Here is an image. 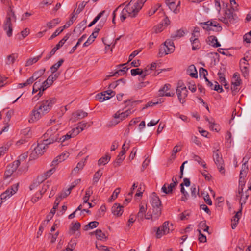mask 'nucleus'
Wrapping results in <instances>:
<instances>
[{
	"mask_svg": "<svg viewBox=\"0 0 251 251\" xmlns=\"http://www.w3.org/2000/svg\"><path fill=\"white\" fill-rule=\"evenodd\" d=\"M161 5L159 3H157L155 4L153 7H152L148 12V15L149 16H151L153 14H154L157 10L161 11V9H160Z\"/></svg>",
	"mask_w": 251,
	"mask_h": 251,
	"instance_id": "79ce46f5",
	"label": "nucleus"
},
{
	"mask_svg": "<svg viewBox=\"0 0 251 251\" xmlns=\"http://www.w3.org/2000/svg\"><path fill=\"white\" fill-rule=\"evenodd\" d=\"M56 99L51 98L39 103V106L32 111L29 119V123H34L39 120L43 115L48 113L53 105L56 102ZM36 108V107L35 108Z\"/></svg>",
	"mask_w": 251,
	"mask_h": 251,
	"instance_id": "f257e3e1",
	"label": "nucleus"
},
{
	"mask_svg": "<svg viewBox=\"0 0 251 251\" xmlns=\"http://www.w3.org/2000/svg\"><path fill=\"white\" fill-rule=\"evenodd\" d=\"M242 208H240L239 211L236 212L235 215L233 217L231 220V227L232 229H235L237 224H238L239 220L241 216Z\"/></svg>",
	"mask_w": 251,
	"mask_h": 251,
	"instance_id": "a878e982",
	"label": "nucleus"
},
{
	"mask_svg": "<svg viewBox=\"0 0 251 251\" xmlns=\"http://www.w3.org/2000/svg\"><path fill=\"white\" fill-rule=\"evenodd\" d=\"M20 165L19 160L14 161L11 165H8L7 167V169L5 172V177L6 178L9 177L11 175L17 170Z\"/></svg>",
	"mask_w": 251,
	"mask_h": 251,
	"instance_id": "f3484780",
	"label": "nucleus"
},
{
	"mask_svg": "<svg viewBox=\"0 0 251 251\" xmlns=\"http://www.w3.org/2000/svg\"><path fill=\"white\" fill-rule=\"evenodd\" d=\"M218 75L219 76V81L222 83H224L225 86H226V79L225 77V75L223 73L221 72H218ZM226 88V87H225Z\"/></svg>",
	"mask_w": 251,
	"mask_h": 251,
	"instance_id": "e2e57ef3",
	"label": "nucleus"
},
{
	"mask_svg": "<svg viewBox=\"0 0 251 251\" xmlns=\"http://www.w3.org/2000/svg\"><path fill=\"white\" fill-rule=\"evenodd\" d=\"M171 85L169 84H165L158 91V95L159 96L173 97L174 93H171L169 91L171 88Z\"/></svg>",
	"mask_w": 251,
	"mask_h": 251,
	"instance_id": "6ab92c4d",
	"label": "nucleus"
},
{
	"mask_svg": "<svg viewBox=\"0 0 251 251\" xmlns=\"http://www.w3.org/2000/svg\"><path fill=\"white\" fill-rule=\"evenodd\" d=\"M208 75V72L207 70L203 68H200L199 70V75L200 77H203L204 79L205 80L206 78H207L206 77V75Z\"/></svg>",
	"mask_w": 251,
	"mask_h": 251,
	"instance_id": "6e6d98bb",
	"label": "nucleus"
},
{
	"mask_svg": "<svg viewBox=\"0 0 251 251\" xmlns=\"http://www.w3.org/2000/svg\"><path fill=\"white\" fill-rule=\"evenodd\" d=\"M192 50H197L200 48V43L199 39L196 40L195 39L191 42Z\"/></svg>",
	"mask_w": 251,
	"mask_h": 251,
	"instance_id": "3c124183",
	"label": "nucleus"
},
{
	"mask_svg": "<svg viewBox=\"0 0 251 251\" xmlns=\"http://www.w3.org/2000/svg\"><path fill=\"white\" fill-rule=\"evenodd\" d=\"M75 240H71L66 248V251H72L75 248Z\"/></svg>",
	"mask_w": 251,
	"mask_h": 251,
	"instance_id": "5fc2aeb1",
	"label": "nucleus"
},
{
	"mask_svg": "<svg viewBox=\"0 0 251 251\" xmlns=\"http://www.w3.org/2000/svg\"><path fill=\"white\" fill-rule=\"evenodd\" d=\"M248 170V165L245 164V163H243L240 173V178L239 180V184L240 185H245V178L246 177Z\"/></svg>",
	"mask_w": 251,
	"mask_h": 251,
	"instance_id": "a211bd4d",
	"label": "nucleus"
},
{
	"mask_svg": "<svg viewBox=\"0 0 251 251\" xmlns=\"http://www.w3.org/2000/svg\"><path fill=\"white\" fill-rule=\"evenodd\" d=\"M200 36V32L199 30V28L198 27H196L194 28L193 33H192V36L190 39V42L193 41L195 39L196 40L198 39V38Z\"/></svg>",
	"mask_w": 251,
	"mask_h": 251,
	"instance_id": "c03bdc74",
	"label": "nucleus"
},
{
	"mask_svg": "<svg viewBox=\"0 0 251 251\" xmlns=\"http://www.w3.org/2000/svg\"><path fill=\"white\" fill-rule=\"evenodd\" d=\"M22 134L26 137L27 138H29L31 136V132L30 128H26L24 129H23L22 131Z\"/></svg>",
	"mask_w": 251,
	"mask_h": 251,
	"instance_id": "052dcab7",
	"label": "nucleus"
},
{
	"mask_svg": "<svg viewBox=\"0 0 251 251\" xmlns=\"http://www.w3.org/2000/svg\"><path fill=\"white\" fill-rule=\"evenodd\" d=\"M87 115V114L85 112L81 110H78L72 114L70 118V121L72 122H75V121L86 117Z\"/></svg>",
	"mask_w": 251,
	"mask_h": 251,
	"instance_id": "412c9836",
	"label": "nucleus"
},
{
	"mask_svg": "<svg viewBox=\"0 0 251 251\" xmlns=\"http://www.w3.org/2000/svg\"><path fill=\"white\" fill-rule=\"evenodd\" d=\"M18 184H15L13 185L10 188H8L4 192L2 193L0 198L1 200V202H2L3 201L6 200L7 198H10L13 194L16 193L18 191Z\"/></svg>",
	"mask_w": 251,
	"mask_h": 251,
	"instance_id": "2eb2a0df",
	"label": "nucleus"
},
{
	"mask_svg": "<svg viewBox=\"0 0 251 251\" xmlns=\"http://www.w3.org/2000/svg\"><path fill=\"white\" fill-rule=\"evenodd\" d=\"M133 111H131L130 109H128L124 112L121 111V110H118L113 115V118L115 119L114 123L116 125L120 123L121 121L126 119L128 116L132 113Z\"/></svg>",
	"mask_w": 251,
	"mask_h": 251,
	"instance_id": "ddd939ff",
	"label": "nucleus"
},
{
	"mask_svg": "<svg viewBox=\"0 0 251 251\" xmlns=\"http://www.w3.org/2000/svg\"><path fill=\"white\" fill-rule=\"evenodd\" d=\"M60 73H54L52 74L48 77L47 79L46 80V83L49 84H52L54 80H55L59 76Z\"/></svg>",
	"mask_w": 251,
	"mask_h": 251,
	"instance_id": "473e14b6",
	"label": "nucleus"
},
{
	"mask_svg": "<svg viewBox=\"0 0 251 251\" xmlns=\"http://www.w3.org/2000/svg\"><path fill=\"white\" fill-rule=\"evenodd\" d=\"M86 126V124L80 123L77 127L73 128L68 133L69 134H71V137H74L78 135L80 132L82 131Z\"/></svg>",
	"mask_w": 251,
	"mask_h": 251,
	"instance_id": "aec40b11",
	"label": "nucleus"
},
{
	"mask_svg": "<svg viewBox=\"0 0 251 251\" xmlns=\"http://www.w3.org/2000/svg\"><path fill=\"white\" fill-rule=\"evenodd\" d=\"M213 159L219 172L222 174H224V160L219 149H214L213 151Z\"/></svg>",
	"mask_w": 251,
	"mask_h": 251,
	"instance_id": "423d86ee",
	"label": "nucleus"
},
{
	"mask_svg": "<svg viewBox=\"0 0 251 251\" xmlns=\"http://www.w3.org/2000/svg\"><path fill=\"white\" fill-rule=\"evenodd\" d=\"M110 158L111 157L109 155H105V156H102L98 160V165L99 166L106 165L109 162Z\"/></svg>",
	"mask_w": 251,
	"mask_h": 251,
	"instance_id": "2f4dec72",
	"label": "nucleus"
},
{
	"mask_svg": "<svg viewBox=\"0 0 251 251\" xmlns=\"http://www.w3.org/2000/svg\"><path fill=\"white\" fill-rule=\"evenodd\" d=\"M42 191H40L39 193H36L31 199V201L33 203H35L38 201L39 199L42 198Z\"/></svg>",
	"mask_w": 251,
	"mask_h": 251,
	"instance_id": "4d7b16f0",
	"label": "nucleus"
},
{
	"mask_svg": "<svg viewBox=\"0 0 251 251\" xmlns=\"http://www.w3.org/2000/svg\"><path fill=\"white\" fill-rule=\"evenodd\" d=\"M87 157L88 156L84 159V161H80L79 162L77 163L76 167L74 168V169L72 170V174L75 175L79 172V170H81L83 169L85 164V162L86 160Z\"/></svg>",
	"mask_w": 251,
	"mask_h": 251,
	"instance_id": "c85d7f7f",
	"label": "nucleus"
},
{
	"mask_svg": "<svg viewBox=\"0 0 251 251\" xmlns=\"http://www.w3.org/2000/svg\"><path fill=\"white\" fill-rule=\"evenodd\" d=\"M201 25L202 27L208 30H213L216 31H220L222 28L217 21L214 20L208 21L206 22L201 23Z\"/></svg>",
	"mask_w": 251,
	"mask_h": 251,
	"instance_id": "f8f14e48",
	"label": "nucleus"
},
{
	"mask_svg": "<svg viewBox=\"0 0 251 251\" xmlns=\"http://www.w3.org/2000/svg\"><path fill=\"white\" fill-rule=\"evenodd\" d=\"M60 22L59 19L56 18L48 22L47 23V26L50 29H51L53 28V27H55L58 24H59Z\"/></svg>",
	"mask_w": 251,
	"mask_h": 251,
	"instance_id": "a19ab883",
	"label": "nucleus"
},
{
	"mask_svg": "<svg viewBox=\"0 0 251 251\" xmlns=\"http://www.w3.org/2000/svg\"><path fill=\"white\" fill-rule=\"evenodd\" d=\"M59 125H56L49 128L43 135V140L49 145L57 141L59 136Z\"/></svg>",
	"mask_w": 251,
	"mask_h": 251,
	"instance_id": "7ed1b4c3",
	"label": "nucleus"
},
{
	"mask_svg": "<svg viewBox=\"0 0 251 251\" xmlns=\"http://www.w3.org/2000/svg\"><path fill=\"white\" fill-rule=\"evenodd\" d=\"M241 82V79H240L239 74L238 73H235L233 75L231 83L235 84V85H240Z\"/></svg>",
	"mask_w": 251,
	"mask_h": 251,
	"instance_id": "58836bf2",
	"label": "nucleus"
},
{
	"mask_svg": "<svg viewBox=\"0 0 251 251\" xmlns=\"http://www.w3.org/2000/svg\"><path fill=\"white\" fill-rule=\"evenodd\" d=\"M64 62V60L61 59H60L56 63L54 64L50 67L51 73L54 74L56 73L58 69L62 65Z\"/></svg>",
	"mask_w": 251,
	"mask_h": 251,
	"instance_id": "72a5a7b5",
	"label": "nucleus"
},
{
	"mask_svg": "<svg viewBox=\"0 0 251 251\" xmlns=\"http://www.w3.org/2000/svg\"><path fill=\"white\" fill-rule=\"evenodd\" d=\"M45 70H40L38 72H35L33 75L29 78V79H31L32 83L36 80L37 78L40 77L44 73Z\"/></svg>",
	"mask_w": 251,
	"mask_h": 251,
	"instance_id": "ea45409f",
	"label": "nucleus"
},
{
	"mask_svg": "<svg viewBox=\"0 0 251 251\" xmlns=\"http://www.w3.org/2000/svg\"><path fill=\"white\" fill-rule=\"evenodd\" d=\"M173 188L170 187V186L168 184H165L162 187L161 190L165 194H169L171 193L172 191Z\"/></svg>",
	"mask_w": 251,
	"mask_h": 251,
	"instance_id": "864d4df0",
	"label": "nucleus"
},
{
	"mask_svg": "<svg viewBox=\"0 0 251 251\" xmlns=\"http://www.w3.org/2000/svg\"><path fill=\"white\" fill-rule=\"evenodd\" d=\"M71 134H69V133H67L66 135L61 136V137H59V139L57 141L61 143L62 146L65 145L67 144V141L69 140L71 137Z\"/></svg>",
	"mask_w": 251,
	"mask_h": 251,
	"instance_id": "f704fd0d",
	"label": "nucleus"
},
{
	"mask_svg": "<svg viewBox=\"0 0 251 251\" xmlns=\"http://www.w3.org/2000/svg\"><path fill=\"white\" fill-rule=\"evenodd\" d=\"M108 15V13L106 12L105 10H102L100 12L97 16L95 17V24L99 20H100V24H99L95 28V33H98L99 31L100 30V29L103 27L104 25L105 22H106L107 17Z\"/></svg>",
	"mask_w": 251,
	"mask_h": 251,
	"instance_id": "9b49d317",
	"label": "nucleus"
},
{
	"mask_svg": "<svg viewBox=\"0 0 251 251\" xmlns=\"http://www.w3.org/2000/svg\"><path fill=\"white\" fill-rule=\"evenodd\" d=\"M184 31L182 30H177L175 33H174V34H172V35H171V37L173 38H180L182 36H183V35H184Z\"/></svg>",
	"mask_w": 251,
	"mask_h": 251,
	"instance_id": "603ef678",
	"label": "nucleus"
},
{
	"mask_svg": "<svg viewBox=\"0 0 251 251\" xmlns=\"http://www.w3.org/2000/svg\"><path fill=\"white\" fill-rule=\"evenodd\" d=\"M69 156V153L66 151L63 152L61 155L58 156L51 163V166H56L58 163L61 162L66 160Z\"/></svg>",
	"mask_w": 251,
	"mask_h": 251,
	"instance_id": "5701e85b",
	"label": "nucleus"
},
{
	"mask_svg": "<svg viewBox=\"0 0 251 251\" xmlns=\"http://www.w3.org/2000/svg\"><path fill=\"white\" fill-rule=\"evenodd\" d=\"M16 17L14 13L11 11L8 12L4 25V30L6 31V34L8 37H10L12 35V26L11 21L13 19L15 21Z\"/></svg>",
	"mask_w": 251,
	"mask_h": 251,
	"instance_id": "1a4fd4ad",
	"label": "nucleus"
},
{
	"mask_svg": "<svg viewBox=\"0 0 251 251\" xmlns=\"http://www.w3.org/2000/svg\"><path fill=\"white\" fill-rule=\"evenodd\" d=\"M48 145L43 140L38 143L37 146L32 151L30 157L32 159H36L39 156L42 155L45 152Z\"/></svg>",
	"mask_w": 251,
	"mask_h": 251,
	"instance_id": "0eeeda50",
	"label": "nucleus"
},
{
	"mask_svg": "<svg viewBox=\"0 0 251 251\" xmlns=\"http://www.w3.org/2000/svg\"><path fill=\"white\" fill-rule=\"evenodd\" d=\"M125 152L124 151H121L118 155L117 157L116 160L114 163L115 167L119 166L122 161L125 158Z\"/></svg>",
	"mask_w": 251,
	"mask_h": 251,
	"instance_id": "7c9ffc66",
	"label": "nucleus"
},
{
	"mask_svg": "<svg viewBox=\"0 0 251 251\" xmlns=\"http://www.w3.org/2000/svg\"><path fill=\"white\" fill-rule=\"evenodd\" d=\"M188 71H191L192 72L189 74V75L194 78H197L198 74L195 66L194 65H191L189 67Z\"/></svg>",
	"mask_w": 251,
	"mask_h": 251,
	"instance_id": "37998d69",
	"label": "nucleus"
},
{
	"mask_svg": "<svg viewBox=\"0 0 251 251\" xmlns=\"http://www.w3.org/2000/svg\"><path fill=\"white\" fill-rule=\"evenodd\" d=\"M181 151V148L179 146L176 145L175 146L172 151V154L171 155V158L172 159H174L176 158V153Z\"/></svg>",
	"mask_w": 251,
	"mask_h": 251,
	"instance_id": "49530a36",
	"label": "nucleus"
},
{
	"mask_svg": "<svg viewBox=\"0 0 251 251\" xmlns=\"http://www.w3.org/2000/svg\"><path fill=\"white\" fill-rule=\"evenodd\" d=\"M150 203L154 212V219H158L161 215V201L155 193H152L151 196Z\"/></svg>",
	"mask_w": 251,
	"mask_h": 251,
	"instance_id": "39448f33",
	"label": "nucleus"
},
{
	"mask_svg": "<svg viewBox=\"0 0 251 251\" xmlns=\"http://www.w3.org/2000/svg\"><path fill=\"white\" fill-rule=\"evenodd\" d=\"M110 98V96H106V94L102 93L98 94L95 96V99L99 100L100 102H103V101L108 100Z\"/></svg>",
	"mask_w": 251,
	"mask_h": 251,
	"instance_id": "4c0bfd02",
	"label": "nucleus"
},
{
	"mask_svg": "<svg viewBox=\"0 0 251 251\" xmlns=\"http://www.w3.org/2000/svg\"><path fill=\"white\" fill-rule=\"evenodd\" d=\"M53 167L50 169L49 170L47 171L46 172H45L44 174V175L46 177V178L47 179L49 178L54 172L55 170V166H52Z\"/></svg>",
	"mask_w": 251,
	"mask_h": 251,
	"instance_id": "69168bd1",
	"label": "nucleus"
},
{
	"mask_svg": "<svg viewBox=\"0 0 251 251\" xmlns=\"http://www.w3.org/2000/svg\"><path fill=\"white\" fill-rule=\"evenodd\" d=\"M17 56L18 55L16 54H11L8 55L5 59L6 65L8 66L12 65L17 58Z\"/></svg>",
	"mask_w": 251,
	"mask_h": 251,
	"instance_id": "c756f323",
	"label": "nucleus"
},
{
	"mask_svg": "<svg viewBox=\"0 0 251 251\" xmlns=\"http://www.w3.org/2000/svg\"><path fill=\"white\" fill-rule=\"evenodd\" d=\"M227 6V4H226V9L224 10L223 15L219 19L220 21L226 25L234 23L237 18L236 15L233 13L234 9L228 8Z\"/></svg>",
	"mask_w": 251,
	"mask_h": 251,
	"instance_id": "20e7f679",
	"label": "nucleus"
},
{
	"mask_svg": "<svg viewBox=\"0 0 251 251\" xmlns=\"http://www.w3.org/2000/svg\"><path fill=\"white\" fill-rule=\"evenodd\" d=\"M241 71L244 77H246L248 75L249 70L248 66H241L240 67Z\"/></svg>",
	"mask_w": 251,
	"mask_h": 251,
	"instance_id": "774afa93",
	"label": "nucleus"
},
{
	"mask_svg": "<svg viewBox=\"0 0 251 251\" xmlns=\"http://www.w3.org/2000/svg\"><path fill=\"white\" fill-rule=\"evenodd\" d=\"M197 231H198L199 233V240L200 242L201 243H204L206 242V237L205 235L202 234L201 232V229H197Z\"/></svg>",
	"mask_w": 251,
	"mask_h": 251,
	"instance_id": "0e129e2a",
	"label": "nucleus"
},
{
	"mask_svg": "<svg viewBox=\"0 0 251 251\" xmlns=\"http://www.w3.org/2000/svg\"><path fill=\"white\" fill-rule=\"evenodd\" d=\"M31 84H32L31 79L30 80L28 78L25 82L19 83L17 87L18 88H22L24 87L30 85Z\"/></svg>",
	"mask_w": 251,
	"mask_h": 251,
	"instance_id": "bf43d9fd",
	"label": "nucleus"
},
{
	"mask_svg": "<svg viewBox=\"0 0 251 251\" xmlns=\"http://www.w3.org/2000/svg\"><path fill=\"white\" fill-rule=\"evenodd\" d=\"M207 43L214 47H219L221 44L218 42L216 36H210L208 37L207 40Z\"/></svg>",
	"mask_w": 251,
	"mask_h": 251,
	"instance_id": "bb28decb",
	"label": "nucleus"
},
{
	"mask_svg": "<svg viewBox=\"0 0 251 251\" xmlns=\"http://www.w3.org/2000/svg\"><path fill=\"white\" fill-rule=\"evenodd\" d=\"M83 206L85 208L82 210V211H86V212H89V211L88 210H86V208H88L92 207V203L88 202V200H87L86 198H83Z\"/></svg>",
	"mask_w": 251,
	"mask_h": 251,
	"instance_id": "de8ad7c7",
	"label": "nucleus"
},
{
	"mask_svg": "<svg viewBox=\"0 0 251 251\" xmlns=\"http://www.w3.org/2000/svg\"><path fill=\"white\" fill-rule=\"evenodd\" d=\"M199 194V189L197 188L195 185H193L191 188V195L193 198H196L197 195Z\"/></svg>",
	"mask_w": 251,
	"mask_h": 251,
	"instance_id": "13d9d810",
	"label": "nucleus"
},
{
	"mask_svg": "<svg viewBox=\"0 0 251 251\" xmlns=\"http://www.w3.org/2000/svg\"><path fill=\"white\" fill-rule=\"evenodd\" d=\"M169 223L165 221L163 225L156 228V237L158 239L161 238L163 236L169 233Z\"/></svg>",
	"mask_w": 251,
	"mask_h": 251,
	"instance_id": "4468645a",
	"label": "nucleus"
},
{
	"mask_svg": "<svg viewBox=\"0 0 251 251\" xmlns=\"http://www.w3.org/2000/svg\"><path fill=\"white\" fill-rule=\"evenodd\" d=\"M126 65V64L120 65L119 67H122V68H119L115 72V74H118V75H125L128 69L126 66L124 67V66Z\"/></svg>",
	"mask_w": 251,
	"mask_h": 251,
	"instance_id": "e433bc0d",
	"label": "nucleus"
},
{
	"mask_svg": "<svg viewBox=\"0 0 251 251\" xmlns=\"http://www.w3.org/2000/svg\"><path fill=\"white\" fill-rule=\"evenodd\" d=\"M199 228L198 229H201V231L202 230L204 232H208L209 227L206 225L205 222L201 221L198 225Z\"/></svg>",
	"mask_w": 251,
	"mask_h": 251,
	"instance_id": "a18cd8bd",
	"label": "nucleus"
},
{
	"mask_svg": "<svg viewBox=\"0 0 251 251\" xmlns=\"http://www.w3.org/2000/svg\"><path fill=\"white\" fill-rule=\"evenodd\" d=\"M193 158L195 161L197 162L199 164L201 165L204 168H207L206 164L205 163V161L203 160L199 156L196 154H193Z\"/></svg>",
	"mask_w": 251,
	"mask_h": 251,
	"instance_id": "c9c22d12",
	"label": "nucleus"
},
{
	"mask_svg": "<svg viewBox=\"0 0 251 251\" xmlns=\"http://www.w3.org/2000/svg\"><path fill=\"white\" fill-rule=\"evenodd\" d=\"M243 39L247 43L251 42V31L244 35Z\"/></svg>",
	"mask_w": 251,
	"mask_h": 251,
	"instance_id": "338daca9",
	"label": "nucleus"
},
{
	"mask_svg": "<svg viewBox=\"0 0 251 251\" xmlns=\"http://www.w3.org/2000/svg\"><path fill=\"white\" fill-rule=\"evenodd\" d=\"M176 93L177 95L179 102L183 104L186 101V98L188 96V91L184 84L178 83V86L176 89Z\"/></svg>",
	"mask_w": 251,
	"mask_h": 251,
	"instance_id": "9d476101",
	"label": "nucleus"
},
{
	"mask_svg": "<svg viewBox=\"0 0 251 251\" xmlns=\"http://www.w3.org/2000/svg\"><path fill=\"white\" fill-rule=\"evenodd\" d=\"M147 0H131L123 9L120 14V20L124 21L127 17H135Z\"/></svg>",
	"mask_w": 251,
	"mask_h": 251,
	"instance_id": "f03ea898",
	"label": "nucleus"
},
{
	"mask_svg": "<svg viewBox=\"0 0 251 251\" xmlns=\"http://www.w3.org/2000/svg\"><path fill=\"white\" fill-rule=\"evenodd\" d=\"M120 188H117L114 191L112 195H111V196L110 198V201H112L113 200H115L117 198V196H118L119 193H120Z\"/></svg>",
	"mask_w": 251,
	"mask_h": 251,
	"instance_id": "680f3d73",
	"label": "nucleus"
},
{
	"mask_svg": "<svg viewBox=\"0 0 251 251\" xmlns=\"http://www.w3.org/2000/svg\"><path fill=\"white\" fill-rule=\"evenodd\" d=\"M175 2L176 1L167 2L166 4L171 11L175 14H177L180 11V1H178L177 4H176Z\"/></svg>",
	"mask_w": 251,
	"mask_h": 251,
	"instance_id": "4be33fe9",
	"label": "nucleus"
},
{
	"mask_svg": "<svg viewBox=\"0 0 251 251\" xmlns=\"http://www.w3.org/2000/svg\"><path fill=\"white\" fill-rule=\"evenodd\" d=\"M94 41V31H93L89 36L87 40L83 44L84 47L88 46Z\"/></svg>",
	"mask_w": 251,
	"mask_h": 251,
	"instance_id": "8fccbe9b",
	"label": "nucleus"
},
{
	"mask_svg": "<svg viewBox=\"0 0 251 251\" xmlns=\"http://www.w3.org/2000/svg\"><path fill=\"white\" fill-rule=\"evenodd\" d=\"M95 237L98 240L105 241L108 239V235L106 233L103 232L100 229L95 230Z\"/></svg>",
	"mask_w": 251,
	"mask_h": 251,
	"instance_id": "b1692460",
	"label": "nucleus"
},
{
	"mask_svg": "<svg viewBox=\"0 0 251 251\" xmlns=\"http://www.w3.org/2000/svg\"><path fill=\"white\" fill-rule=\"evenodd\" d=\"M40 57H41V55H39L38 56L34 57L33 58H29L26 61V66H30L31 65H32L33 64L37 62L39 60Z\"/></svg>",
	"mask_w": 251,
	"mask_h": 251,
	"instance_id": "09e8293b",
	"label": "nucleus"
},
{
	"mask_svg": "<svg viewBox=\"0 0 251 251\" xmlns=\"http://www.w3.org/2000/svg\"><path fill=\"white\" fill-rule=\"evenodd\" d=\"M174 50L175 46L173 42L171 40L168 39L164 42L163 45L160 46L159 54L160 56H163L172 53Z\"/></svg>",
	"mask_w": 251,
	"mask_h": 251,
	"instance_id": "6e6552de",
	"label": "nucleus"
},
{
	"mask_svg": "<svg viewBox=\"0 0 251 251\" xmlns=\"http://www.w3.org/2000/svg\"><path fill=\"white\" fill-rule=\"evenodd\" d=\"M147 210V205L145 206L140 204L139 205V211L137 214V217L141 220H143L144 218L145 214Z\"/></svg>",
	"mask_w": 251,
	"mask_h": 251,
	"instance_id": "cd10ccee",
	"label": "nucleus"
},
{
	"mask_svg": "<svg viewBox=\"0 0 251 251\" xmlns=\"http://www.w3.org/2000/svg\"><path fill=\"white\" fill-rule=\"evenodd\" d=\"M112 213L117 216H121L123 212V207L119 204L115 203L111 208Z\"/></svg>",
	"mask_w": 251,
	"mask_h": 251,
	"instance_id": "393cba45",
	"label": "nucleus"
},
{
	"mask_svg": "<svg viewBox=\"0 0 251 251\" xmlns=\"http://www.w3.org/2000/svg\"><path fill=\"white\" fill-rule=\"evenodd\" d=\"M244 185H240L239 184V189L238 194H236V198L238 199L239 202L241 205V208H242L243 204H245L246 202V200H247L249 194L247 193V192H245V194H243V186Z\"/></svg>",
	"mask_w": 251,
	"mask_h": 251,
	"instance_id": "dca6fc26",
	"label": "nucleus"
}]
</instances>
